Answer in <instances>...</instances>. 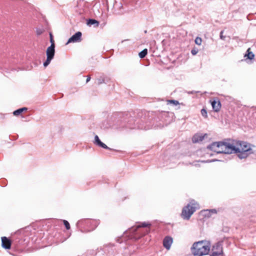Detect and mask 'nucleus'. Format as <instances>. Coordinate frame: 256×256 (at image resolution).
I'll return each mask as SVG.
<instances>
[{"label":"nucleus","mask_w":256,"mask_h":256,"mask_svg":"<svg viewBox=\"0 0 256 256\" xmlns=\"http://www.w3.org/2000/svg\"><path fill=\"white\" fill-rule=\"evenodd\" d=\"M90 80V77L88 76L87 79L86 80V82L88 83Z\"/></svg>","instance_id":"nucleus-33"},{"label":"nucleus","mask_w":256,"mask_h":256,"mask_svg":"<svg viewBox=\"0 0 256 256\" xmlns=\"http://www.w3.org/2000/svg\"><path fill=\"white\" fill-rule=\"evenodd\" d=\"M114 8H122V5L120 2V3L116 2L114 4Z\"/></svg>","instance_id":"nucleus-26"},{"label":"nucleus","mask_w":256,"mask_h":256,"mask_svg":"<svg viewBox=\"0 0 256 256\" xmlns=\"http://www.w3.org/2000/svg\"><path fill=\"white\" fill-rule=\"evenodd\" d=\"M94 144H96V146L102 147L105 149L110 150V148H108L106 144L103 143L100 141V140L98 136L97 135H96L94 136Z\"/></svg>","instance_id":"nucleus-12"},{"label":"nucleus","mask_w":256,"mask_h":256,"mask_svg":"<svg viewBox=\"0 0 256 256\" xmlns=\"http://www.w3.org/2000/svg\"><path fill=\"white\" fill-rule=\"evenodd\" d=\"M211 104L214 112H218L220 111L221 108V104L219 100H214L211 101Z\"/></svg>","instance_id":"nucleus-11"},{"label":"nucleus","mask_w":256,"mask_h":256,"mask_svg":"<svg viewBox=\"0 0 256 256\" xmlns=\"http://www.w3.org/2000/svg\"><path fill=\"white\" fill-rule=\"evenodd\" d=\"M224 30H222L220 32V38L222 40H224L226 36L223 35Z\"/></svg>","instance_id":"nucleus-28"},{"label":"nucleus","mask_w":256,"mask_h":256,"mask_svg":"<svg viewBox=\"0 0 256 256\" xmlns=\"http://www.w3.org/2000/svg\"><path fill=\"white\" fill-rule=\"evenodd\" d=\"M204 138V136L198 135V134H195L192 138V140L194 143H196L198 142H202Z\"/></svg>","instance_id":"nucleus-15"},{"label":"nucleus","mask_w":256,"mask_h":256,"mask_svg":"<svg viewBox=\"0 0 256 256\" xmlns=\"http://www.w3.org/2000/svg\"><path fill=\"white\" fill-rule=\"evenodd\" d=\"M151 224L146 222H144L137 225L136 226L132 227L130 230V232H134L138 230V233L142 232V235L148 234L150 231V226Z\"/></svg>","instance_id":"nucleus-3"},{"label":"nucleus","mask_w":256,"mask_h":256,"mask_svg":"<svg viewBox=\"0 0 256 256\" xmlns=\"http://www.w3.org/2000/svg\"><path fill=\"white\" fill-rule=\"evenodd\" d=\"M130 128H132V127H131V126H130Z\"/></svg>","instance_id":"nucleus-36"},{"label":"nucleus","mask_w":256,"mask_h":256,"mask_svg":"<svg viewBox=\"0 0 256 256\" xmlns=\"http://www.w3.org/2000/svg\"><path fill=\"white\" fill-rule=\"evenodd\" d=\"M233 152L236 153L238 157L240 159L246 158L250 154V153H248V149L244 148L242 149V150L240 148H236L235 146Z\"/></svg>","instance_id":"nucleus-6"},{"label":"nucleus","mask_w":256,"mask_h":256,"mask_svg":"<svg viewBox=\"0 0 256 256\" xmlns=\"http://www.w3.org/2000/svg\"><path fill=\"white\" fill-rule=\"evenodd\" d=\"M199 208V204L194 200L184 206L182 210V216L184 219L189 220L194 212Z\"/></svg>","instance_id":"nucleus-2"},{"label":"nucleus","mask_w":256,"mask_h":256,"mask_svg":"<svg viewBox=\"0 0 256 256\" xmlns=\"http://www.w3.org/2000/svg\"><path fill=\"white\" fill-rule=\"evenodd\" d=\"M210 247L211 243L210 241L203 240L194 242L191 250L194 256H203L208 254Z\"/></svg>","instance_id":"nucleus-1"},{"label":"nucleus","mask_w":256,"mask_h":256,"mask_svg":"<svg viewBox=\"0 0 256 256\" xmlns=\"http://www.w3.org/2000/svg\"><path fill=\"white\" fill-rule=\"evenodd\" d=\"M191 53L192 55H196L198 53V50H192Z\"/></svg>","instance_id":"nucleus-31"},{"label":"nucleus","mask_w":256,"mask_h":256,"mask_svg":"<svg viewBox=\"0 0 256 256\" xmlns=\"http://www.w3.org/2000/svg\"><path fill=\"white\" fill-rule=\"evenodd\" d=\"M202 40L200 37H196L195 39V43L198 45H200L202 44Z\"/></svg>","instance_id":"nucleus-23"},{"label":"nucleus","mask_w":256,"mask_h":256,"mask_svg":"<svg viewBox=\"0 0 256 256\" xmlns=\"http://www.w3.org/2000/svg\"><path fill=\"white\" fill-rule=\"evenodd\" d=\"M54 44H51V45L48 47V48L46 50V56L48 58H53L54 56Z\"/></svg>","instance_id":"nucleus-10"},{"label":"nucleus","mask_w":256,"mask_h":256,"mask_svg":"<svg viewBox=\"0 0 256 256\" xmlns=\"http://www.w3.org/2000/svg\"><path fill=\"white\" fill-rule=\"evenodd\" d=\"M132 248V246H130L129 247H128L127 249H126L125 253H126V250H128L131 249Z\"/></svg>","instance_id":"nucleus-34"},{"label":"nucleus","mask_w":256,"mask_h":256,"mask_svg":"<svg viewBox=\"0 0 256 256\" xmlns=\"http://www.w3.org/2000/svg\"><path fill=\"white\" fill-rule=\"evenodd\" d=\"M22 113V112H21V110H20V108L19 109H18L16 110H14V112H13V114L14 116H18L19 114H20Z\"/></svg>","instance_id":"nucleus-27"},{"label":"nucleus","mask_w":256,"mask_h":256,"mask_svg":"<svg viewBox=\"0 0 256 256\" xmlns=\"http://www.w3.org/2000/svg\"><path fill=\"white\" fill-rule=\"evenodd\" d=\"M148 54V50L146 48H145L142 51H141L139 54L138 56L140 58H144Z\"/></svg>","instance_id":"nucleus-19"},{"label":"nucleus","mask_w":256,"mask_h":256,"mask_svg":"<svg viewBox=\"0 0 256 256\" xmlns=\"http://www.w3.org/2000/svg\"><path fill=\"white\" fill-rule=\"evenodd\" d=\"M128 40H124L122 41V42H124V41Z\"/></svg>","instance_id":"nucleus-35"},{"label":"nucleus","mask_w":256,"mask_h":256,"mask_svg":"<svg viewBox=\"0 0 256 256\" xmlns=\"http://www.w3.org/2000/svg\"><path fill=\"white\" fill-rule=\"evenodd\" d=\"M168 104H172L174 105L177 106L179 104V102L176 100H168Z\"/></svg>","instance_id":"nucleus-22"},{"label":"nucleus","mask_w":256,"mask_h":256,"mask_svg":"<svg viewBox=\"0 0 256 256\" xmlns=\"http://www.w3.org/2000/svg\"><path fill=\"white\" fill-rule=\"evenodd\" d=\"M53 58L47 57L46 60L44 62V66L46 67L50 62Z\"/></svg>","instance_id":"nucleus-21"},{"label":"nucleus","mask_w":256,"mask_h":256,"mask_svg":"<svg viewBox=\"0 0 256 256\" xmlns=\"http://www.w3.org/2000/svg\"><path fill=\"white\" fill-rule=\"evenodd\" d=\"M240 149L242 150V149H248V153H250V151L251 149L249 146V145L246 142H242L240 143Z\"/></svg>","instance_id":"nucleus-16"},{"label":"nucleus","mask_w":256,"mask_h":256,"mask_svg":"<svg viewBox=\"0 0 256 256\" xmlns=\"http://www.w3.org/2000/svg\"><path fill=\"white\" fill-rule=\"evenodd\" d=\"M64 224L66 230H69L70 228V224L69 222L66 220H63Z\"/></svg>","instance_id":"nucleus-24"},{"label":"nucleus","mask_w":256,"mask_h":256,"mask_svg":"<svg viewBox=\"0 0 256 256\" xmlns=\"http://www.w3.org/2000/svg\"><path fill=\"white\" fill-rule=\"evenodd\" d=\"M220 142H214L208 146L207 148L217 153V149L218 150L220 146Z\"/></svg>","instance_id":"nucleus-13"},{"label":"nucleus","mask_w":256,"mask_h":256,"mask_svg":"<svg viewBox=\"0 0 256 256\" xmlns=\"http://www.w3.org/2000/svg\"><path fill=\"white\" fill-rule=\"evenodd\" d=\"M234 150V146L227 142H220L219 148L218 150L217 149V153H224L230 154L233 152Z\"/></svg>","instance_id":"nucleus-4"},{"label":"nucleus","mask_w":256,"mask_h":256,"mask_svg":"<svg viewBox=\"0 0 256 256\" xmlns=\"http://www.w3.org/2000/svg\"><path fill=\"white\" fill-rule=\"evenodd\" d=\"M11 240L6 236L2 238V246L5 249H10L11 248Z\"/></svg>","instance_id":"nucleus-8"},{"label":"nucleus","mask_w":256,"mask_h":256,"mask_svg":"<svg viewBox=\"0 0 256 256\" xmlns=\"http://www.w3.org/2000/svg\"><path fill=\"white\" fill-rule=\"evenodd\" d=\"M104 80H101L100 78L98 79V84H102V83H104Z\"/></svg>","instance_id":"nucleus-30"},{"label":"nucleus","mask_w":256,"mask_h":256,"mask_svg":"<svg viewBox=\"0 0 256 256\" xmlns=\"http://www.w3.org/2000/svg\"><path fill=\"white\" fill-rule=\"evenodd\" d=\"M86 24L90 26L92 25L96 24V26H98L99 22L98 20L90 18L87 20Z\"/></svg>","instance_id":"nucleus-17"},{"label":"nucleus","mask_w":256,"mask_h":256,"mask_svg":"<svg viewBox=\"0 0 256 256\" xmlns=\"http://www.w3.org/2000/svg\"><path fill=\"white\" fill-rule=\"evenodd\" d=\"M247 54H245L244 56H247L248 58L252 60L254 57V54L250 51V48H248L246 51Z\"/></svg>","instance_id":"nucleus-18"},{"label":"nucleus","mask_w":256,"mask_h":256,"mask_svg":"<svg viewBox=\"0 0 256 256\" xmlns=\"http://www.w3.org/2000/svg\"><path fill=\"white\" fill-rule=\"evenodd\" d=\"M205 217L210 218L212 214H216L217 212L216 209L206 210L202 212Z\"/></svg>","instance_id":"nucleus-14"},{"label":"nucleus","mask_w":256,"mask_h":256,"mask_svg":"<svg viewBox=\"0 0 256 256\" xmlns=\"http://www.w3.org/2000/svg\"><path fill=\"white\" fill-rule=\"evenodd\" d=\"M50 42L51 44H54V42L53 39V36L51 33L50 34Z\"/></svg>","instance_id":"nucleus-29"},{"label":"nucleus","mask_w":256,"mask_h":256,"mask_svg":"<svg viewBox=\"0 0 256 256\" xmlns=\"http://www.w3.org/2000/svg\"><path fill=\"white\" fill-rule=\"evenodd\" d=\"M173 242V240L170 236H166L163 240V246L166 250H170Z\"/></svg>","instance_id":"nucleus-9"},{"label":"nucleus","mask_w":256,"mask_h":256,"mask_svg":"<svg viewBox=\"0 0 256 256\" xmlns=\"http://www.w3.org/2000/svg\"><path fill=\"white\" fill-rule=\"evenodd\" d=\"M222 244V241H219L216 243L212 247V252L210 256H223Z\"/></svg>","instance_id":"nucleus-5"},{"label":"nucleus","mask_w":256,"mask_h":256,"mask_svg":"<svg viewBox=\"0 0 256 256\" xmlns=\"http://www.w3.org/2000/svg\"><path fill=\"white\" fill-rule=\"evenodd\" d=\"M201 114L205 118H207V116H208L207 112H206V110L204 108H202L201 110Z\"/></svg>","instance_id":"nucleus-25"},{"label":"nucleus","mask_w":256,"mask_h":256,"mask_svg":"<svg viewBox=\"0 0 256 256\" xmlns=\"http://www.w3.org/2000/svg\"><path fill=\"white\" fill-rule=\"evenodd\" d=\"M20 110H21L22 112L26 110L27 108H20Z\"/></svg>","instance_id":"nucleus-32"},{"label":"nucleus","mask_w":256,"mask_h":256,"mask_svg":"<svg viewBox=\"0 0 256 256\" xmlns=\"http://www.w3.org/2000/svg\"><path fill=\"white\" fill-rule=\"evenodd\" d=\"M88 222L93 226V227L92 228V230H94L97 226L98 222L96 220H92L88 221Z\"/></svg>","instance_id":"nucleus-20"},{"label":"nucleus","mask_w":256,"mask_h":256,"mask_svg":"<svg viewBox=\"0 0 256 256\" xmlns=\"http://www.w3.org/2000/svg\"><path fill=\"white\" fill-rule=\"evenodd\" d=\"M82 34L81 32H76L75 34H74L71 38H70L68 39L67 44L80 42L82 40Z\"/></svg>","instance_id":"nucleus-7"}]
</instances>
